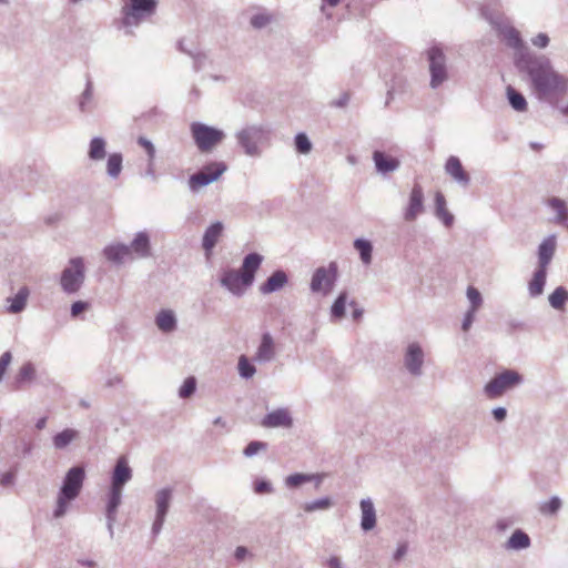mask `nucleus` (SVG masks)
Masks as SVG:
<instances>
[{
    "label": "nucleus",
    "mask_w": 568,
    "mask_h": 568,
    "mask_svg": "<svg viewBox=\"0 0 568 568\" xmlns=\"http://www.w3.org/2000/svg\"><path fill=\"white\" fill-rule=\"evenodd\" d=\"M515 64L528 75L530 89L539 101L557 105V97L568 92V78L554 68L548 57L520 52Z\"/></svg>",
    "instance_id": "1"
},
{
    "label": "nucleus",
    "mask_w": 568,
    "mask_h": 568,
    "mask_svg": "<svg viewBox=\"0 0 568 568\" xmlns=\"http://www.w3.org/2000/svg\"><path fill=\"white\" fill-rule=\"evenodd\" d=\"M84 478L85 471L81 466L71 467L67 471L58 493L54 518H61L67 514L70 504L80 495Z\"/></svg>",
    "instance_id": "2"
},
{
    "label": "nucleus",
    "mask_w": 568,
    "mask_h": 568,
    "mask_svg": "<svg viewBox=\"0 0 568 568\" xmlns=\"http://www.w3.org/2000/svg\"><path fill=\"white\" fill-rule=\"evenodd\" d=\"M235 139L245 155L258 158L263 146L270 142L271 130L264 124H246L236 131Z\"/></svg>",
    "instance_id": "3"
},
{
    "label": "nucleus",
    "mask_w": 568,
    "mask_h": 568,
    "mask_svg": "<svg viewBox=\"0 0 568 568\" xmlns=\"http://www.w3.org/2000/svg\"><path fill=\"white\" fill-rule=\"evenodd\" d=\"M158 7L156 0H129L122 8V26L138 27L143 20L152 17Z\"/></svg>",
    "instance_id": "4"
},
{
    "label": "nucleus",
    "mask_w": 568,
    "mask_h": 568,
    "mask_svg": "<svg viewBox=\"0 0 568 568\" xmlns=\"http://www.w3.org/2000/svg\"><path fill=\"white\" fill-rule=\"evenodd\" d=\"M524 377L514 369H505L496 374L484 387L485 395L490 399L501 397L506 392L523 384Z\"/></svg>",
    "instance_id": "5"
},
{
    "label": "nucleus",
    "mask_w": 568,
    "mask_h": 568,
    "mask_svg": "<svg viewBox=\"0 0 568 568\" xmlns=\"http://www.w3.org/2000/svg\"><path fill=\"white\" fill-rule=\"evenodd\" d=\"M85 280V266L82 257H73L63 268L60 276V286L65 294H75Z\"/></svg>",
    "instance_id": "6"
},
{
    "label": "nucleus",
    "mask_w": 568,
    "mask_h": 568,
    "mask_svg": "<svg viewBox=\"0 0 568 568\" xmlns=\"http://www.w3.org/2000/svg\"><path fill=\"white\" fill-rule=\"evenodd\" d=\"M190 129L194 143L201 152L212 151L225 138L224 131L201 122H193Z\"/></svg>",
    "instance_id": "7"
},
{
    "label": "nucleus",
    "mask_w": 568,
    "mask_h": 568,
    "mask_svg": "<svg viewBox=\"0 0 568 568\" xmlns=\"http://www.w3.org/2000/svg\"><path fill=\"white\" fill-rule=\"evenodd\" d=\"M427 59L430 73L429 85L432 89H437L448 80L446 55L440 48L432 47L427 51Z\"/></svg>",
    "instance_id": "8"
},
{
    "label": "nucleus",
    "mask_w": 568,
    "mask_h": 568,
    "mask_svg": "<svg viewBox=\"0 0 568 568\" xmlns=\"http://www.w3.org/2000/svg\"><path fill=\"white\" fill-rule=\"evenodd\" d=\"M227 170L224 162H212L199 172L189 178L187 184L191 192L196 193L201 187L211 184L219 180V178Z\"/></svg>",
    "instance_id": "9"
},
{
    "label": "nucleus",
    "mask_w": 568,
    "mask_h": 568,
    "mask_svg": "<svg viewBox=\"0 0 568 568\" xmlns=\"http://www.w3.org/2000/svg\"><path fill=\"white\" fill-rule=\"evenodd\" d=\"M337 264L331 262L327 267H317L312 276L310 288L313 293H322L327 295L333 290L337 280Z\"/></svg>",
    "instance_id": "10"
},
{
    "label": "nucleus",
    "mask_w": 568,
    "mask_h": 568,
    "mask_svg": "<svg viewBox=\"0 0 568 568\" xmlns=\"http://www.w3.org/2000/svg\"><path fill=\"white\" fill-rule=\"evenodd\" d=\"M425 362V353L422 346L416 343H409L405 349L403 363L407 372L414 376L423 375V365Z\"/></svg>",
    "instance_id": "11"
},
{
    "label": "nucleus",
    "mask_w": 568,
    "mask_h": 568,
    "mask_svg": "<svg viewBox=\"0 0 568 568\" xmlns=\"http://www.w3.org/2000/svg\"><path fill=\"white\" fill-rule=\"evenodd\" d=\"M220 284L232 295L241 297L245 294L246 290L251 286L243 280L239 270L226 268L220 276Z\"/></svg>",
    "instance_id": "12"
},
{
    "label": "nucleus",
    "mask_w": 568,
    "mask_h": 568,
    "mask_svg": "<svg viewBox=\"0 0 568 568\" xmlns=\"http://www.w3.org/2000/svg\"><path fill=\"white\" fill-rule=\"evenodd\" d=\"M173 490L171 488H162L155 494V519L152 525V534L156 536L165 521L166 514L172 500Z\"/></svg>",
    "instance_id": "13"
},
{
    "label": "nucleus",
    "mask_w": 568,
    "mask_h": 568,
    "mask_svg": "<svg viewBox=\"0 0 568 568\" xmlns=\"http://www.w3.org/2000/svg\"><path fill=\"white\" fill-rule=\"evenodd\" d=\"M424 191L419 184H415L410 191L408 204L404 211V220L413 222L424 212Z\"/></svg>",
    "instance_id": "14"
},
{
    "label": "nucleus",
    "mask_w": 568,
    "mask_h": 568,
    "mask_svg": "<svg viewBox=\"0 0 568 568\" xmlns=\"http://www.w3.org/2000/svg\"><path fill=\"white\" fill-rule=\"evenodd\" d=\"M128 247L131 258H148L152 255L150 235L145 231L138 232Z\"/></svg>",
    "instance_id": "15"
},
{
    "label": "nucleus",
    "mask_w": 568,
    "mask_h": 568,
    "mask_svg": "<svg viewBox=\"0 0 568 568\" xmlns=\"http://www.w3.org/2000/svg\"><path fill=\"white\" fill-rule=\"evenodd\" d=\"M264 257L256 252L248 253L245 255L242 262V266L239 270L240 273L243 276V280L246 281V283L252 286L255 281V274L261 267L263 263Z\"/></svg>",
    "instance_id": "16"
},
{
    "label": "nucleus",
    "mask_w": 568,
    "mask_h": 568,
    "mask_svg": "<svg viewBox=\"0 0 568 568\" xmlns=\"http://www.w3.org/2000/svg\"><path fill=\"white\" fill-rule=\"evenodd\" d=\"M261 425L266 428H291L293 426V418L287 408H277L266 414Z\"/></svg>",
    "instance_id": "17"
},
{
    "label": "nucleus",
    "mask_w": 568,
    "mask_h": 568,
    "mask_svg": "<svg viewBox=\"0 0 568 568\" xmlns=\"http://www.w3.org/2000/svg\"><path fill=\"white\" fill-rule=\"evenodd\" d=\"M123 489L110 487L105 508L108 530L113 535V525L116 520L118 508L121 505Z\"/></svg>",
    "instance_id": "18"
},
{
    "label": "nucleus",
    "mask_w": 568,
    "mask_h": 568,
    "mask_svg": "<svg viewBox=\"0 0 568 568\" xmlns=\"http://www.w3.org/2000/svg\"><path fill=\"white\" fill-rule=\"evenodd\" d=\"M132 478V469L130 468L125 457L116 460L111 477V487L123 489L124 485Z\"/></svg>",
    "instance_id": "19"
},
{
    "label": "nucleus",
    "mask_w": 568,
    "mask_h": 568,
    "mask_svg": "<svg viewBox=\"0 0 568 568\" xmlns=\"http://www.w3.org/2000/svg\"><path fill=\"white\" fill-rule=\"evenodd\" d=\"M557 247L556 235L547 236L538 246L537 267L548 270Z\"/></svg>",
    "instance_id": "20"
},
{
    "label": "nucleus",
    "mask_w": 568,
    "mask_h": 568,
    "mask_svg": "<svg viewBox=\"0 0 568 568\" xmlns=\"http://www.w3.org/2000/svg\"><path fill=\"white\" fill-rule=\"evenodd\" d=\"M287 283V274L283 270H276L260 285L258 291L263 295H268L281 291Z\"/></svg>",
    "instance_id": "21"
},
{
    "label": "nucleus",
    "mask_w": 568,
    "mask_h": 568,
    "mask_svg": "<svg viewBox=\"0 0 568 568\" xmlns=\"http://www.w3.org/2000/svg\"><path fill=\"white\" fill-rule=\"evenodd\" d=\"M275 356V346L272 335L266 332L261 337V343L255 352L253 359L258 363H268Z\"/></svg>",
    "instance_id": "22"
},
{
    "label": "nucleus",
    "mask_w": 568,
    "mask_h": 568,
    "mask_svg": "<svg viewBox=\"0 0 568 568\" xmlns=\"http://www.w3.org/2000/svg\"><path fill=\"white\" fill-rule=\"evenodd\" d=\"M445 171L462 186H468L470 178L464 170L460 160L457 156H449L446 164Z\"/></svg>",
    "instance_id": "23"
},
{
    "label": "nucleus",
    "mask_w": 568,
    "mask_h": 568,
    "mask_svg": "<svg viewBox=\"0 0 568 568\" xmlns=\"http://www.w3.org/2000/svg\"><path fill=\"white\" fill-rule=\"evenodd\" d=\"M373 160L378 173L387 174L399 168V161L396 158L387 155L383 151H374Z\"/></svg>",
    "instance_id": "24"
},
{
    "label": "nucleus",
    "mask_w": 568,
    "mask_h": 568,
    "mask_svg": "<svg viewBox=\"0 0 568 568\" xmlns=\"http://www.w3.org/2000/svg\"><path fill=\"white\" fill-rule=\"evenodd\" d=\"M37 371L36 366L31 362L24 363L18 371L12 388L18 390L26 387V385L31 384L36 379Z\"/></svg>",
    "instance_id": "25"
},
{
    "label": "nucleus",
    "mask_w": 568,
    "mask_h": 568,
    "mask_svg": "<svg viewBox=\"0 0 568 568\" xmlns=\"http://www.w3.org/2000/svg\"><path fill=\"white\" fill-rule=\"evenodd\" d=\"M224 226L223 223L216 221L212 223L204 232L202 239V246L206 253H210L214 246L216 245L219 239L223 233Z\"/></svg>",
    "instance_id": "26"
},
{
    "label": "nucleus",
    "mask_w": 568,
    "mask_h": 568,
    "mask_svg": "<svg viewBox=\"0 0 568 568\" xmlns=\"http://www.w3.org/2000/svg\"><path fill=\"white\" fill-rule=\"evenodd\" d=\"M361 528L364 531L372 530L376 525V511L373 501L369 498L361 500Z\"/></svg>",
    "instance_id": "27"
},
{
    "label": "nucleus",
    "mask_w": 568,
    "mask_h": 568,
    "mask_svg": "<svg viewBox=\"0 0 568 568\" xmlns=\"http://www.w3.org/2000/svg\"><path fill=\"white\" fill-rule=\"evenodd\" d=\"M103 255L108 261L115 264H121L125 258H131L130 247L123 243H115L105 246Z\"/></svg>",
    "instance_id": "28"
},
{
    "label": "nucleus",
    "mask_w": 568,
    "mask_h": 568,
    "mask_svg": "<svg viewBox=\"0 0 568 568\" xmlns=\"http://www.w3.org/2000/svg\"><path fill=\"white\" fill-rule=\"evenodd\" d=\"M530 545H531V540H530V537L528 536V534H526L521 529H516L511 534L509 539L506 541L505 549L519 551V550L529 548Z\"/></svg>",
    "instance_id": "29"
},
{
    "label": "nucleus",
    "mask_w": 568,
    "mask_h": 568,
    "mask_svg": "<svg viewBox=\"0 0 568 568\" xmlns=\"http://www.w3.org/2000/svg\"><path fill=\"white\" fill-rule=\"evenodd\" d=\"M547 270L537 267L532 278L528 283V293L530 297L540 296L546 285Z\"/></svg>",
    "instance_id": "30"
},
{
    "label": "nucleus",
    "mask_w": 568,
    "mask_h": 568,
    "mask_svg": "<svg viewBox=\"0 0 568 568\" xmlns=\"http://www.w3.org/2000/svg\"><path fill=\"white\" fill-rule=\"evenodd\" d=\"M547 205L555 211L556 216L554 219V222L557 224H566L568 227V205L567 203L560 199V197H550L547 201Z\"/></svg>",
    "instance_id": "31"
},
{
    "label": "nucleus",
    "mask_w": 568,
    "mask_h": 568,
    "mask_svg": "<svg viewBox=\"0 0 568 568\" xmlns=\"http://www.w3.org/2000/svg\"><path fill=\"white\" fill-rule=\"evenodd\" d=\"M29 294V288L27 286H22L13 297H8V312L11 314H18L22 312L27 306Z\"/></svg>",
    "instance_id": "32"
},
{
    "label": "nucleus",
    "mask_w": 568,
    "mask_h": 568,
    "mask_svg": "<svg viewBox=\"0 0 568 568\" xmlns=\"http://www.w3.org/2000/svg\"><path fill=\"white\" fill-rule=\"evenodd\" d=\"M155 324L163 333H171L176 328V317L171 310H162L155 317Z\"/></svg>",
    "instance_id": "33"
},
{
    "label": "nucleus",
    "mask_w": 568,
    "mask_h": 568,
    "mask_svg": "<svg viewBox=\"0 0 568 568\" xmlns=\"http://www.w3.org/2000/svg\"><path fill=\"white\" fill-rule=\"evenodd\" d=\"M435 215L447 227H450L454 223V215L446 209V200L440 192H437L435 195Z\"/></svg>",
    "instance_id": "34"
},
{
    "label": "nucleus",
    "mask_w": 568,
    "mask_h": 568,
    "mask_svg": "<svg viewBox=\"0 0 568 568\" xmlns=\"http://www.w3.org/2000/svg\"><path fill=\"white\" fill-rule=\"evenodd\" d=\"M106 142L103 138L95 136L90 141L88 156L92 161H102L106 155Z\"/></svg>",
    "instance_id": "35"
},
{
    "label": "nucleus",
    "mask_w": 568,
    "mask_h": 568,
    "mask_svg": "<svg viewBox=\"0 0 568 568\" xmlns=\"http://www.w3.org/2000/svg\"><path fill=\"white\" fill-rule=\"evenodd\" d=\"M78 430L73 428L63 429L62 432L55 434L52 438L54 448L64 449L78 437Z\"/></svg>",
    "instance_id": "36"
},
{
    "label": "nucleus",
    "mask_w": 568,
    "mask_h": 568,
    "mask_svg": "<svg viewBox=\"0 0 568 568\" xmlns=\"http://www.w3.org/2000/svg\"><path fill=\"white\" fill-rule=\"evenodd\" d=\"M506 94L509 104L517 112H525L527 110V101L526 98L511 85H508L506 89Z\"/></svg>",
    "instance_id": "37"
},
{
    "label": "nucleus",
    "mask_w": 568,
    "mask_h": 568,
    "mask_svg": "<svg viewBox=\"0 0 568 568\" xmlns=\"http://www.w3.org/2000/svg\"><path fill=\"white\" fill-rule=\"evenodd\" d=\"M313 479L317 480L316 487H318L322 483V478L318 475H308L302 473H295L285 478V485L288 488H296L305 483H310Z\"/></svg>",
    "instance_id": "38"
},
{
    "label": "nucleus",
    "mask_w": 568,
    "mask_h": 568,
    "mask_svg": "<svg viewBox=\"0 0 568 568\" xmlns=\"http://www.w3.org/2000/svg\"><path fill=\"white\" fill-rule=\"evenodd\" d=\"M548 301L552 308L561 311L568 302V291L564 286H558L548 296Z\"/></svg>",
    "instance_id": "39"
},
{
    "label": "nucleus",
    "mask_w": 568,
    "mask_h": 568,
    "mask_svg": "<svg viewBox=\"0 0 568 568\" xmlns=\"http://www.w3.org/2000/svg\"><path fill=\"white\" fill-rule=\"evenodd\" d=\"M354 247L359 253L362 262L366 265L372 262L373 245L368 240L356 239L354 241Z\"/></svg>",
    "instance_id": "40"
},
{
    "label": "nucleus",
    "mask_w": 568,
    "mask_h": 568,
    "mask_svg": "<svg viewBox=\"0 0 568 568\" xmlns=\"http://www.w3.org/2000/svg\"><path fill=\"white\" fill-rule=\"evenodd\" d=\"M504 38L509 47L518 50L517 55L520 52H528L527 50L524 49V42L521 40L520 33L515 28H507L504 31Z\"/></svg>",
    "instance_id": "41"
},
{
    "label": "nucleus",
    "mask_w": 568,
    "mask_h": 568,
    "mask_svg": "<svg viewBox=\"0 0 568 568\" xmlns=\"http://www.w3.org/2000/svg\"><path fill=\"white\" fill-rule=\"evenodd\" d=\"M123 158L121 153H111L106 161V173L110 178L116 179L122 171Z\"/></svg>",
    "instance_id": "42"
},
{
    "label": "nucleus",
    "mask_w": 568,
    "mask_h": 568,
    "mask_svg": "<svg viewBox=\"0 0 568 568\" xmlns=\"http://www.w3.org/2000/svg\"><path fill=\"white\" fill-rule=\"evenodd\" d=\"M347 303V293L341 292L331 307L332 320H342L345 316V306Z\"/></svg>",
    "instance_id": "43"
},
{
    "label": "nucleus",
    "mask_w": 568,
    "mask_h": 568,
    "mask_svg": "<svg viewBox=\"0 0 568 568\" xmlns=\"http://www.w3.org/2000/svg\"><path fill=\"white\" fill-rule=\"evenodd\" d=\"M237 369L239 375L244 379L252 378L256 373L255 366L250 362V359L245 355H241L239 357Z\"/></svg>",
    "instance_id": "44"
},
{
    "label": "nucleus",
    "mask_w": 568,
    "mask_h": 568,
    "mask_svg": "<svg viewBox=\"0 0 568 568\" xmlns=\"http://www.w3.org/2000/svg\"><path fill=\"white\" fill-rule=\"evenodd\" d=\"M333 506V501L329 497H322L312 501H307L303 505V509L306 513H314L317 510H328Z\"/></svg>",
    "instance_id": "45"
},
{
    "label": "nucleus",
    "mask_w": 568,
    "mask_h": 568,
    "mask_svg": "<svg viewBox=\"0 0 568 568\" xmlns=\"http://www.w3.org/2000/svg\"><path fill=\"white\" fill-rule=\"evenodd\" d=\"M93 100V83L90 78L87 79L85 89L82 92L79 100V109L81 112H88L90 110L89 105Z\"/></svg>",
    "instance_id": "46"
},
{
    "label": "nucleus",
    "mask_w": 568,
    "mask_h": 568,
    "mask_svg": "<svg viewBox=\"0 0 568 568\" xmlns=\"http://www.w3.org/2000/svg\"><path fill=\"white\" fill-rule=\"evenodd\" d=\"M561 505V499L558 496H552L548 501L540 504L539 511L546 516L556 515Z\"/></svg>",
    "instance_id": "47"
},
{
    "label": "nucleus",
    "mask_w": 568,
    "mask_h": 568,
    "mask_svg": "<svg viewBox=\"0 0 568 568\" xmlns=\"http://www.w3.org/2000/svg\"><path fill=\"white\" fill-rule=\"evenodd\" d=\"M294 144H295L296 151L301 154H308L312 151V146H313L308 136L303 132L297 133L295 135Z\"/></svg>",
    "instance_id": "48"
},
{
    "label": "nucleus",
    "mask_w": 568,
    "mask_h": 568,
    "mask_svg": "<svg viewBox=\"0 0 568 568\" xmlns=\"http://www.w3.org/2000/svg\"><path fill=\"white\" fill-rule=\"evenodd\" d=\"M268 445L265 442L252 440L247 444V446L243 450V455L247 458H251L257 455L260 452H265Z\"/></svg>",
    "instance_id": "49"
},
{
    "label": "nucleus",
    "mask_w": 568,
    "mask_h": 568,
    "mask_svg": "<svg viewBox=\"0 0 568 568\" xmlns=\"http://www.w3.org/2000/svg\"><path fill=\"white\" fill-rule=\"evenodd\" d=\"M196 390V379L193 376L187 377L179 389L181 398L191 397Z\"/></svg>",
    "instance_id": "50"
},
{
    "label": "nucleus",
    "mask_w": 568,
    "mask_h": 568,
    "mask_svg": "<svg viewBox=\"0 0 568 568\" xmlns=\"http://www.w3.org/2000/svg\"><path fill=\"white\" fill-rule=\"evenodd\" d=\"M467 298L470 303L469 310L478 311L483 304V297L480 292L474 286H468Z\"/></svg>",
    "instance_id": "51"
},
{
    "label": "nucleus",
    "mask_w": 568,
    "mask_h": 568,
    "mask_svg": "<svg viewBox=\"0 0 568 568\" xmlns=\"http://www.w3.org/2000/svg\"><path fill=\"white\" fill-rule=\"evenodd\" d=\"M271 21L270 16L265 13H257L251 18V24L255 29H262L266 27Z\"/></svg>",
    "instance_id": "52"
},
{
    "label": "nucleus",
    "mask_w": 568,
    "mask_h": 568,
    "mask_svg": "<svg viewBox=\"0 0 568 568\" xmlns=\"http://www.w3.org/2000/svg\"><path fill=\"white\" fill-rule=\"evenodd\" d=\"M138 143L145 149L149 156V162H153V159L155 158V148L153 143L144 136H140L138 139Z\"/></svg>",
    "instance_id": "53"
},
{
    "label": "nucleus",
    "mask_w": 568,
    "mask_h": 568,
    "mask_svg": "<svg viewBox=\"0 0 568 568\" xmlns=\"http://www.w3.org/2000/svg\"><path fill=\"white\" fill-rule=\"evenodd\" d=\"M11 362H12V354L10 351L4 352L0 356V383L2 382L3 376H4L9 365L11 364Z\"/></svg>",
    "instance_id": "54"
},
{
    "label": "nucleus",
    "mask_w": 568,
    "mask_h": 568,
    "mask_svg": "<svg viewBox=\"0 0 568 568\" xmlns=\"http://www.w3.org/2000/svg\"><path fill=\"white\" fill-rule=\"evenodd\" d=\"M90 304L88 302H84V301H77L74 303H72L71 305V316L72 317H77L79 316L82 312L87 311L89 308Z\"/></svg>",
    "instance_id": "55"
},
{
    "label": "nucleus",
    "mask_w": 568,
    "mask_h": 568,
    "mask_svg": "<svg viewBox=\"0 0 568 568\" xmlns=\"http://www.w3.org/2000/svg\"><path fill=\"white\" fill-rule=\"evenodd\" d=\"M254 491L256 494H270L273 491V487L267 480L261 479L255 481Z\"/></svg>",
    "instance_id": "56"
},
{
    "label": "nucleus",
    "mask_w": 568,
    "mask_h": 568,
    "mask_svg": "<svg viewBox=\"0 0 568 568\" xmlns=\"http://www.w3.org/2000/svg\"><path fill=\"white\" fill-rule=\"evenodd\" d=\"M531 43L537 48L544 49L549 44V37L546 33L540 32L531 39Z\"/></svg>",
    "instance_id": "57"
},
{
    "label": "nucleus",
    "mask_w": 568,
    "mask_h": 568,
    "mask_svg": "<svg viewBox=\"0 0 568 568\" xmlns=\"http://www.w3.org/2000/svg\"><path fill=\"white\" fill-rule=\"evenodd\" d=\"M407 551H408L407 542H400L397 546V548L393 555L394 561L399 562L406 556Z\"/></svg>",
    "instance_id": "58"
},
{
    "label": "nucleus",
    "mask_w": 568,
    "mask_h": 568,
    "mask_svg": "<svg viewBox=\"0 0 568 568\" xmlns=\"http://www.w3.org/2000/svg\"><path fill=\"white\" fill-rule=\"evenodd\" d=\"M476 312L477 311L468 308V311L466 312L464 320H463V324H462L463 331L467 332L470 328V326L475 320Z\"/></svg>",
    "instance_id": "59"
},
{
    "label": "nucleus",
    "mask_w": 568,
    "mask_h": 568,
    "mask_svg": "<svg viewBox=\"0 0 568 568\" xmlns=\"http://www.w3.org/2000/svg\"><path fill=\"white\" fill-rule=\"evenodd\" d=\"M16 474L13 471H7L0 475V485L8 487L14 484Z\"/></svg>",
    "instance_id": "60"
},
{
    "label": "nucleus",
    "mask_w": 568,
    "mask_h": 568,
    "mask_svg": "<svg viewBox=\"0 0 568 568\" xmlns=\"http://www.w3.org/2000/svg\"><path fill=\"white\" fill-rule=\"evenodd\" d=\"M491 414H493V417L495 418L496 422L501 423L507 417V409L505 407H495L491 410Z\"/></svg>",
    "instance_id": "61"
},
{
    "label": "nucleus",
    "mask_w": 568,
    "mask_h": 568,
    "mask_svg": "<svg viewBox=\"0 0 568 568\" xmlns=\"http://www.w3.org/2000/svg\"><path fill=\"white\" fill-rule=\"evenodd\" d=\"M513 525H514V520H511L509 518H500L496 523V528L498 531H505Z\"/></svg>",
    "instance_id": "62"
},
{
    "label": "nucleus",
    "mask_w": 568,
    "mask_h": 568,
    "mask_svg": "<svg viewBox=\"0 0 568 568\" xmlns=\"http://www.w3.org/2000/svg\"><path fill=\"white\" fill-rule=\"evenodd\" d=\"M194 60V70L199 71L202 68L205 55L194 50V55H191Z\"/></svg>",
    "instance_id": "63"
},
{
    "label": "nucleus",
    "mask_w": 568,
    "mask_h": 568,
    "mask_svg": "<svg viewBox=\"0 0 568 568\" xmlns=\"http://www.w3.org/2000/svg\"><path fill=\"white\" fill-rule=\"evenodd\" d=\"M326 566L327 568H344L343 566V562L341 560L339 557L337 556H332L327 561H326Z\"/></svg>",
    "instance_id": "64"
}]
</instances>
